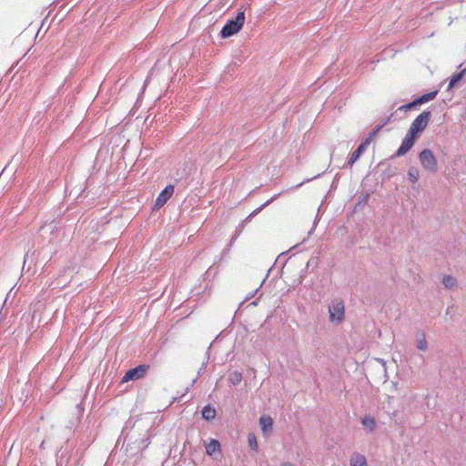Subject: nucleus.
Instances as JSON below:
<instances>
[{"instance_id":"obj_16","label":"nucleus","mask_w":466,"mask_h":466,"mask_svg":"<svg viewBox=\"0 0 466 466\" xmlns=\"http://www.w3.org/2000/svg\"><path fill=\"white\" fill-rule=\"evenodd\" d=\"M407 177L409 181H410L411 183H416L420 177L419 169L415 167H409Z\"/></svg>"},{"instance_id":"obj_10","label":"nucleus","mask_w":466,"mask_h":466,"mask_svg":"<svg viewBox=\"0 0 466 466\" xmlns=\"http://www.w3.org/2000/svg\"><path fill=\"white\" fill-rule=\"evenodd\" d=\"M205 448L207 454L212 456L220 451V443L218 441L211 439L210 441L206 444Z\"/></svg>"},{"instance_id":"obj_9","label":"nucleus","mask_w":466,"mask_h":466,"mask_svg":"<svg viewBox=\"0 0 466 466\" xmlns=\"http://www.w3.org/2000/svg\"><path fill=\"white\" fill-rule=\"evenodd\" d=\"M259 425L264 434H267L272 431L273 420L270 416L262 415L259 418Z\"/></svg>"},{"instance_id":"obj_23","label":"nucleus","mask_w":466,"mask_h":466,"mask_svg":"<svg viewBox=\"0 0 466 466\" xmlns=\"http://www.w3.org/2000/svg\"><path fill=\"white\" fill-rule=\"evenodd\" d=\"M320 176H321V174H318V175L314 176L313 177L308 178V179H306L305 181H303V182H301V183L298 184L295 187H301L303 184H305V183H307V182H309V181H312L313 179L318 178V177H319Z\"/></svg>"},{"instance_id":"obj_26","label":"nucleus","mask_w":466,"mask_h":466,"mask_svg":"<svg viewBox=\"0 0 466 466\" xmlns=\"http://www.w3.org/2000/svg\"><path fill=\"white\" fill-rule=\"evenodd\" d=\"M410 105H411L410 103H407V104H405V105L401 106L400 107V110H401V109L410 110V109H412V107H411V106H410Z\"/></svg>"},{"instance_id":"obj_17","label":"nucleus","mask_w":466,"mask_h":466,"mask_svg":"<svg viewBox=\"0 0 466 466\" xmlns=\"http://www.w3.org/2000/svg\"><path fill=\"white\" fill-rule=\"evenodd\" d=\"M437 94H438L437 90L423 94V95L418 96V102H420V104L427 103V102L434 99L436 97Z\"/></svg>"},{"instance_id":"obj_6","label":"nucleus","mask_w":466,"mask_h":466,"mask_svg":"<svg viewBox=\"0 0 466 466\" xmlns=\"http://www.w3.org/2000/svg\"><path fill=\"white\" fill-rule=\"evenodd\" d=\"M417 138L418 137H416L415 136H410V134L409 132H407V134L404 137V138L402 139L401 144H400V147L398 148L395 156L402 157L406 153H408L411 149L413 145L415 144Z\"/></svg>"},{"instance_id":"obj_7","label":"nucleus","mask_w":466,"mask_h":466,"mask_svg":"<svg viewBox=\"0 0 466 466\" xmlns=\"http://www.w3.org/2000/svg\"><path fill=\"white\" fill-rule=\"evenodd\" d=\"M368 147L367 141H361L356 150L350 153L347 163L343 166V168L351 167L366 151Z\"/></svg>"},{"instance_id":"obj_25","label":"nucleus","mask_w":466,"mask_h":466,"mask_svg":"<svg viewBox=\"0 0 466 466\" xmlns=\"http://www.w3.org/2000/svg\"><path fill=\"white\" fill-rule=\"evenodd\" d=\"M410 103L411 104L410 106H411L412 108L421 105L420 102H418V97L415 98L413 101H411Z\"/></svg>"},{"instance_id":"obj_12","label":"nucleus","mask_w":466,"mask_h":466,"mask_svg":"<svg viewBox=\"0 0 466 466\" xmlns=\"http://www.w3.org/2000/svg\"><path fill=\"white\" fill-rule=\"evenodd\" d=\"M350 466H367V461L364 455L354 453L350 460Z\"/></svg>"},{"instance_id":"obj_13","label":"nucleus","mask_w":466,"mask_h":466,"mask_svg":"<svg viewBox=\"0 0 466 466\" xmlns=\"http://www.w3.org/2000/svg\"><path fill=\"white\" fill-rule=\"evenodd\" d=\"M361 424L370 431H374L377 425L375 419L370 415L361 418Z\"/></svg>"},{"instance_id":"obj_1","label":"nucleus","mask_w":466,"mask_h":466,"mask_svg":"<svg viewBox=\"0 0 466 466\" xmlns=\"http://www.w3.org/2000/svg\"><path fill=\"white\" fill-rule=\"evenodd\" d=\"M245 23L244 12H238L235 18H231L227 21L220 31V36L222 38H228L232 36L240 31Z\"/></svg>"},{"instance_id":"obj_21","label":"nucleus","mask_w":466,"mask_h":466,"mask_svg":"<svg viewBox=\"0 0 466 466\" xmlns=\"http://www.w3.org/2000/svg\"><path fill=\"white\" fill-rule=\"evenodd\" d=\"M380 129V126H377L375 128L372 129V131L369 134V136L363 140L368 142V146L372 141L373 137L378 134V132Z\"/></svg>"},{"instance_id":"obj_24","label":"nucleus","mask_w":466,"mask_h":466,"mask_svg":"<svg viewBox=\"0 0 466 466\" xmlns=\"http://www.w3.org/2000/svg\"><path fill=\"white\" fill-rule=\"evenodd\" d=\"M35 252H32V254L30 255V250H28L25 255V258H24V266L26 264V262L29 260V258L34 256Z\"/></svg>"},{"instance_id":"obj_15","label":"nucleus","mask_w":466,"mask_h":466,"mask_svg":"<svg viewBox=\"0 0 466 466\" xmlns=\"http://www.w3.org/2000/svg\"><path fill=\"white\" fill-rule=\"evenodd\" d=\"M417 348L420 350H425L427 349V341L423 332H417L416 334Z\"/></svg>"},{"instance_id":"obj_19","label":"nucleus","mask_w":466,"mask_h":466,"mask_svg":"<svg viewBox=\"0 0 466 466\" xmlns=\"http://www.w3.org/2000/svg\"><path fill=\"white\" fill-rule=\"evenodd\" d=\"M442 283L446 289H452L456 286L457 281L453 277L448 275L443 277Z\"/></svg>"},{"instance_id":"obj_14","label":"nucleus","mask_w":466,"mask_h":466,"mask_svg":"<svg viewBox=\"0 0 466 466\" xmlns=\"http://www.w3.org/2000/svg\"><path fill=\"white\" fill-rule=\"evenodd\" d=\"M216 416V410L210 405H207L202 410V417L204 420L209 421Z\"/></svg>"},{"instance_id":"obj_3","label":"nucleus","mask_w":466,"mask_h":466,"mask_svg":"<svg viewBox=\"0 0 466 466\" xmlns=\"http://www.w3.org/2000/svg\"><path fill=\"white\" fill-rule=\"evenodd\" d=\"M329 316L330 322L340 323L344 319L345 306L341 299H334L329 306Z\"/></svg>"},{"instance_id":"obj_8","label":"nucleus","mask_w":466,"mask_h":466,"mask_svg":"<svg viewBox=\"0 0 466 466\" xmlns=\"http://www.w3.org/2000/svg\"><path fill=\"white\" fill-rule=\"evenodd\" d=\"M174 193V186L173 185H167L157 197L155 200L154 207L156 208H162L167 200L172 197Z\"/></svg>"},{"instance_id":"obj_5","label":"nucleus","mask_w":466,"mask_h":466,"mask_svg":"<svg viewBox=\"0 0 466 466\" xmlns=\"http://www.w3.org/2000/svg\"><path fill=\"white\" fill-rule=\"evenodd\" d=\"M148 370L149 365L147 364H140L133 369H130L126 372V374L122 378V382L139 380L145 377Z\"/></svg>"},{"instance_id":"obj_22","label":"nucleus","mask_w":466,"mask_h":466,"mask_svg":"<svg viewBox=\"0 0 466 466\" xmlns=\"http://www.w3.org/2000/svg\"><path fill=\"white\" fill-rule=\"evenodd\" d=\"M248 444L252 450H254V451L258 450V442H257V439H256L255 435H253V434L248 435Z\"/></svg>"},{"instance_id":"obj_18","label":"nucleus","mask_w":466,"mask_h":466,"mask_svg":"<svg viewBox=\"0 0 466 466\" xmlns=\"http://www.w3.org/2000/svg\"><path fill=\"white\" fill-rule=\"evenodd\" d=\"M242 380V374L238 371H232L231 373H229L228 375V381L236 386L238 384H239Z\"/></svg>"},{"instance_id":"obj_2","label":"nucleus","mask_w":466,"mask_h":466,"mask_svg":"<svg viewBox=\"0 0 466 466\" xmlns=\"http://www.w3.org/2000/svg\"><path fill=\"white\" fill-rule=\"evenodd\" d=\"M431 116V111L425 110L421 112L410 124V128L408 132L410 134V136H415L418 137L420 133L425 129L427 127L430 118Z\"/></svg>"},{"instance_id":"obj_20","label":"nucleus","mask_w":466,"mask_h":466,"mask_svg":"<svg viewBox=\"0 0 466 466\" xmlns=\"http://www.w3.org/2000/svg\"><path fill=\"white\" fill-rule=\"evenodd\" d=\"M280 194H276L274 195L270 199L267 200L264 204H262L259 208H258L257 209H255L253 211V213L251 215H255V214H258V212H260L265 207H267L269 203H271L272 201H274L275 199H277L279 198Z\"/></svg>"},{"instance_id":"obj_11","label":"nucleus","mask_w":466,"mask_h":466,"mask_svg":"<svg viewBox=\"0 0 466 466\" xmlns=\"http://www.w3.org/2000/svg\"><path fill=\"white\" fill-rule=\"evenodd\" d=\"M465 76H466V67L463 68L462 70H461L460 72L454 74L451 76L449 86H448V90H451V88L456 86L457 84Z\"/></svg>"},{"instance_id":"obj_4","label":"nucleus","mask_w":466,"mask_h":466,"mask_svg":"<svg viewBox=\"0 0 466 466\" xmlns=\"http://www.w3.org/2000/svg\"><path fill=\"white\" fill-rule=\"evenodd\" d=\"M419 160L425 170L433 174L437 172L438 162L431 149L425 148L420 151Z\"/></svg>"}]
</instances>
